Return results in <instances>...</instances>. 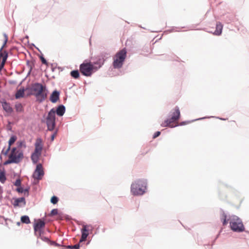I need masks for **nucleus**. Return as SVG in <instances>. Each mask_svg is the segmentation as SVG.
I'll list each match as a JSON object with an SVG mask.
<instances>
[{"mask_svg":"<svg viewBox=\"0 0 249 249\" xmlns=\"http://www.w3.org/2000/svg\"><path fill=\"white\" fill-rule=\"evenodd\" d=\"M30 89L34 90V96L39 103H42L47 97L48 90L45 85L36 82L32 84Z\"/></svg>","mask_w":249,"mask_h":249,"instance_id":"obj_1","label":"nucleus"},{"mask_svg":"<svg viewBox=\"0 0 249 249\" xmlns=\"http://www.w3.org/2000/svg\"><path fill=\"white\" fill-rule=\"evenodd\" d=\"M147 181L144 178L138 179L131 185V193L134 196L143 195L147 189Z\"/></svg>","mask_w":249,"mask_h":249,"instance_id":"obj_2","label":"nucleus"},{"mask_svg":"<svg viewBox=\"0 0 249 249\" xmlns=\"http://www.w3.org/2000/svg\"><path fill=\"white\" fill-rule=\"evenodd\" d=\"M110 57V54L107 52H102L99 55L92 58L91 63L94 68V71H96L104 64L105 62Z\"/></svg>","mask_w":249,"mask_h":249,"instance_id":"obj_3","label":"nucleus"},{"mask_svg":"<svg viewBox=\"0 0 249 249\" xmlns=\"http://www.w3.org/2000/svg\"><path fill=\"white\" fill-rule=\"evenodd\" d=\"M180 116V112L179 108L178 106H176L174 108L172 109L169 113L168 117H171V118L165 120L160 125L162 127H174L175 126L171 125L170 124L175 121H178L179 119ZM178 125H177V126Z\"/></svg>","mask_w":249,"mask_h":249,"instance_id":"obj_4","label":"nucleus"},{"mask_svg":"<svg viewBox=\"0 0 249 249\" xmlns=\"http://www.w3.org/2000/svg\"><path fill=\"white\" fill-rule=\"evenodd\" d=\"M127 55V51L125 48L118 51L114 57L112 63L114 69H119L122 67Z\"/></svg>","mask_w":249,"mask_h":249,"instance_id":"obj_5","label":"nucleus"},{"mask_svg":"<svg viewBox=\"0 0 249 249\" xmlns=\"http://www.w3.org/2000/svg\"><path fill=\"white\" fill-rule=\"evenodd\" d=\"M230 226L231 230L234 232H242L245 231V227L241 219L236 215L231 216Z\"/></svg>","mask_w":249,"mask_h":249,"instance_id":"obj_6","label":"nucleus"},{"mask_svg":"<svg viewBox=\"0 0 249 249\" xmlns=\"http://www.w3.org/2000/svg\"><path fill=\"white\" fill-rule=\"evenodd\" d=\"M79 70L82 74L87 77L91 76L95 72L94 68L91 63L89 62H88L86 60L80 65Z\"/></svg>","mask_w":249,"mask_h":249,"instance_id":"obj_7","label":"nucleus"},{"mask_svg":"<svg viewBox=\"0 0 249 249\" xmlns=\"http://www.w3.org/2000/svg\"><path fill=\"white\" fill-rule=\"evenodd\" d=\"M53 110H50L46 118V124L47 127V130L53 131L56 126V116L54 115Z\"/></svg>","mask_w":249,"mask_h":249,"instance_id":"obj_8","label":"nucleus"},{"mask_svg":"<svg viewBox=\"0 0 249 249\" xmlns=\"http://www.w3.org/2000/svg\"><path fill=\"white\" fill-rule=\"evenodd\" d=\"M44 175V171L42 165L41 163H38L36 166V168L32 175V177L35 179L40 180L42 179Z\"/></svg>","mask_w":249,"mask_h":249,"instance_id":"obj_9","label":"nucleus"},{"mask_svg":"<svg viewBox=\"0 0 249 249\" xmlns=\"http://www.w3.org/2000/svg\"><path fill=\"white\" fill-rule=\"evenodd\" d=\"M11 153L9 155H12L13 157H17V159L19 161H21L24 158L23 151L18 149V147H11Z\"/></svg>","mask_w":249,"mask_h":249,"instance_id":"obj_10","label":"nucleus"},{"mask_svg":"<svg viewBox=\"0 0 249 249\" xmlns=\"http://www.w3.org/2000/svg\"><path fill=\"white\" fill-rule=\"evenodd\" d=\"M11 202L15 208L24 206L26 205V200L24 197L19 198L13 197Z\"/></svg>","mask_w":249,"mask_h":249,"instance_id":"obj_11","label":"nucleus"},{"mask_svg":"<svg viewBox=\"0 0 249 249\" xmlns=\"http://www.w3.org/2000/svg\"><path fill=\"white\" fill-rule=\"evenodd\" d=\"M36 221V219H35V221ZM45 222L42 219H38L37 220L36 222H35L33 225L34 232L35 235H36V232L38 231V230H40L43 229L45 226Z\"/></svg>","mask_w":249,"mask_h":249,"instance_id":"obj_12","label":"nucleus"},{"mask_svg":"<svg viewBox=\"0 0 249 249\" xmlns=\"http://www.w3.org/2000/svg\"><path fill=\"white\" fill-rule=\"evenodd\" d=\"M51 110H53L54 111V115L56 114L57 116L61 117L64 115L66 111V107L64 105L61 104L57 106L55 108H52Z\"/></svg>","mask_w":249,"mask_h":249,"instance_id":"obj_13","label":"nucleus"},{"mask_svg":"<svg viewBox=\"0 0 249 249\" xmlns=\"http://www.w3.org/2000/svg\"><path fill=\"white\" fill-rule=\"evenodd\" d=\"M60 92L56 89L54 90L50 95L49 100L52 103H56L60 99Z\"/></svg>","mask_w":249,"mask_h":249,"instance_id":"obj_14","label":"nucleus"},{"mask_svg":"<svg viewBox=\"0 0 249 249\" xmlns=\"http://www.w3.org/2000/svg\"><path fill=\"white\" fill-rule=\"evenodd\" d=\"M93 227L91 225H83L81 230V234L88 237L89 235V231H91Z\"/></svg>","mask_w":249,"mask_h":249,"instance_id":"obj_15","label":"nucleus"},{"mask_svg":"<svg viewBox=\"0 0 249 249\" xmlns=\"http://www.w3.org/2000/svg\"><path fill=\"white\" fill-rule=\"evenodd\" d=\"M17 157H13L12 155L8 156V160H6L3 162L4 165H7L11 163L18 164L20 162V161L18 160Z\"/></svg>","mask_w":249,"mask_h":249,"instance_id":"obj_16","label":"nucleus"},{"mask_svg":"<svg viewBox=\"0 0 249 249\" xmlns=\"http://www.w3.org/2000/svg\"><path fill=\"white\" fill-rule=\"evenodd\" d=\"M1 104L2 108L5 112L10 113L13 111V109L11 107L10 104L7 103L6 101L2 102Z\"/></svg>","mask_w":249,"mask_h":249,"instance_id":"obj_17","label":"nucleus"},{"mask_svg":"<svg viewBox=\"0 0 249 249\" xmlns=\"http://www.w3.org/2000/svg\"><path fill=\"white\" fill-rule=\"evenodd\" d=\"M223 29V25L220 22H217L216 24V29L213 34L216 36H219L221 34Z\"/></svg>","mask_w":249,"mask_h":249,"instance_id":"obj_18","label":"nucleus"},{"mask_svg":"<svg viewBox=\"0 0 249 249\" xmlns=\"http://www.w3.org/2000/svg\"><path fill=\"white\" fill-rule=\"evenodd\" d=\"M26 89H29L28 88H25L22 87L18 89L16 93L15 94V98L16 99H19L20 98H22L24 97L25 95V91Z\"/></svg>","mask_w":249,"mask_h":249,"instance_id":"obj_19","label":"nucleus"},{"mask_svg":"<svg viewBox=\"0 0 249 249\" xmlns=\"http://www.w3.org/2000/svg\"><path fill=\"white\" fill-rule=\"evenodd\" d=\"M42 139L40 138H38L36 139V142L35 143V149H37L40 151L42 150L43 149V145L42 143Z\"/></svg>","mask_w":249,"mask_h":249,"instance_id":"obj_20","label":"nucleus"},{"mask_svg":"<svg viewBox=\"0 0 249 249\" xmlns=\"http://www.w3.org/2000/svg\"><path fill=\"white\" fill-rule=\"evenodd\" d=\"M220 211L221 213V220L222 221L223 225H226L228 224V219H227V215L222 209H221Z\"/></svg>","mask_w":249,"mask_h":249,"instance_id":"obj_21","label":"nucleus"},{"mask_svg":"<svg viewBox=\"0 0 249 249\" xmlns=\"http://www.w3.org/2000/svg\"><path fill=\"white\" fill-rule=\"evenodd\" d=\"M17 140V136H16L15 135H12L8 141V147H9L11 148L12 145L15 143V142Z\"/></svg>","mask_w":249,"mask_h":249,"instance_id":"obj_22","label":"nucleus"},{"mask_svg":"<svg viewBox=\"0 0 249 249\" xmlns=\"http://www.w3.org/2000/svg\"><path fill=\"white\" fill-rule=\"evenodd\" d=\"M70 75L74 79H78L80 76V73L78 70H75L71 71Z\"/></svg>","mask_w":249,"mask_h":249,"instance_id":"obj_23","label":"nucleus"},{"mask_svg":"<svg viewBox=\"0 0 249 249\" xmlns=\"http://www.w3.org/2000/svg\"><path fill=\"white\" fill-rule=\"evenodd\" d=\"M63 247L64 249H79L80 247V245L79 243L76 244L74 245H68V246H65L63 245Z\"/></svg>","mask_w":249,"mask_h":249,"instance_id":"obj_24","label":"nucleus"},{"mask_svg":"<svg viewBox=\"0 0 249 249\" xmlns=\"http://www.w3.org/2000/svg\"><path fill=\"white\" fill-rule=\"evenodd\" d=\"M20 220L22 223L25 224H29L31 222L29 217L26 215L22 216Z\"/></svg>","mask_w":249,"mask_h":249,"instance_id":"obj_25","label":"nucleus"},{"mask_svg":"<svg viewBox=\"0 0 249 249\" xmlns=\"http://www.w3.org/2000/svg\"><path fill=\"white\" fill-rule=\"evenodd\" d=\"M208 117H203V118H199V119H195V120H192V121H182L181 122L180 124H179V125H186L187 124H188L191 122H193L195 121H196V120H202V119H205V118H207Z\"/></svg>","mask_w":249,"mask_h":249,"instance_id":"obj_26","label":"nucleus"},{"mask_svg":"<svg viewBox=\"0 0 249 249\" xmlns=\"http://www.w3.org/2000/svg\"><path fill=\"white\" fill-rule=\"evenodd\" d=\"M17 145L18 149H20L21 147H24V148L26 147V145L24 141H18L17 142Z\"/></svg>","mask_w":249,"mask_h":249,"instance_id":"obj_27","label":"nucleus"},{"mask_svg":"<svg viewBox=\"0 0 249 249\" xmlns=\"http://www.w3.org/2000/svg\"><path fill=\"white\" fill-rule=\"evenodd\" d=\"M39 157L40 156H37V155H34L31 154V160H32V162H33V163L35 164L38 162V161L39 160Z\"/></svg>","mask_w":249,"mask_h":249,"instance_id":"obj_28","label":"nucleus"},{"mask_svg":"<svg viewBox=\"0 0 249 249\" xmlns=\"http://www.w3.org/2000/svg\"><path fill=\"white\" fill-rule=\"evenodd\" d=\"M15 108L17 112H21L23 110V107L21 103H18L15 105Z\"/></svg>","mask_w":249,"mask_h":249,"instance_id":"obj_29","label":"nucleus"},{"mask_svg":"<svg viewBox=\"0 0 249 249\" xmlns=\"http://www.w3.org/2000/svg\"><path fill=\"white\" fill-rule=\"evenodd\" d=\"M8 57V52L6 51H4L3 53H2V63H4V62L6 61L7 58Z\"/></svg>","mask_w":249,"mask_h":249,"instance_id":"obj_30","label":"nucleus"},{"mask_svg":"<svg viewBox=\"0 0 249 249\" xmlns=\"http://www.w3.org/2000/svg\"><path fill=\"white\" fill-rule=\"evenodd\" d=\"M39 57L42 64H43L47 66L49 65V63L47 62L46 59L44 58V57L42 54H41L40 55H39Z\"/></svg>","mask_w":249,"mask_h":249,"instance_id":"obj_31","label":"nucleus"},{"mask_svg":"<svg viewBox=\"0 0 249 249\" xmlns=\"http://www.w3.org/2000/svg\"><path fill=\"white\" fill-rule=\"evenodd\" d=\"M26 88H28V89H26V91H27L26 95L27 96H31L32 95H34V90H32V89H30L31 88V87L28 86Z\"/></svg>","mask_w":249,"mask_h":249,"instance_id":"obj_32","label":"nucleus"},{"mask_svg":"<svg viewBox=\"0 0 249 249\" xmlns=\"http://www.w3.org/2000/svg\"><path fill=\"white\" fill-rule=\"evenodd\" d=\"M53 131H53V133L51 136V142H53L54 141V138L58 132V128H56V129L55 128Z\"/></svg>","mask_w":249,"mask_h":249,"instance_id":"obj_33","label":"nucleus"},{"mask_svg":"<svg viewBox=\"0 0 249 249\" xmlns=\"http://www.w3.org/2000/svg\"><path fill=\"white\" fill-rule=\"evenodd\" d=\"M59 200V198L55 196H53L51 198V202L53 204H56Z\"/></svg>","mask_w":249,"mask_h":249,"instance_id":"obj_34","label":"nucleus"},{"mask_svg":"<svg viewBox=\"0 0 249 249\" xmlns=\"http://www.w3.org/2000/svg\"><path fill=\"white\" fill-rule=\"evenodd\" d=\"M58 214V210L57 209H53L49 214V216H53Z\"/></svg>","mask_w":249,"mask_h":249,"instance_id":"obj_35","label":"nucleus"},{"mask_svg":"<svg viewBox=\"0 0 249 249\" xmlns=\"http://www.w3.org/2000/svg\"><path fill=\"white\" fill-rule=\"evenodd\" d=\"M21 180L20 178H17L15 182H14V185L16 186H17V187L21 186Z\"/></svg>","mask_w":249,"mask_h":249,"instance_id":"obj_36","label":"nucleus"},{"mask_svg":"<svg viewBox=\"0 0 249 249\" xmlns=\"http://www.w3.org/2000/svg\"><path fill=\"white\" fill-rule=\"evenodd\" d=\"M41 151H40L37 149H35L34 152L32 153V155H37L40 156L41 155Z\"/></svg>","mask_w":249,"mask_h":249,"instance_id":"obj_37","label":"nucleus"},{"mask_svg":"<svg viewBox=\"0 0 249 249\" xmlns=\"http://www.w3.org/2000/svg\"><path fill=\"white\" fill-rule=\"evenodd\" d=\"M37 232H38V235H37V234L36 235L37 236V238H39V237L43 236L42 235L44 233V231L43 230V229L38 230Z\"/></svg>","mask_w":249,"mask_h":249,"instance_id":"obj_38","label":"nucleus"},{"mask_svg":"<svg viewBox=\"0 0 249 249\" xmlns=\"http://www.w3.org/2000/svg\"><path fill=\"white\" fill-rule=\"evenodd\" d=\"M39 238H40L42 241H43L45 242H47L48 243L49 242H50V240L48 237L44 236H42L41 237H39Z\"/></svg>","mask_w":249,"mask_h":249,"instance_id":"obj_39","label":"nucleus"},{"mask_svg":"<svg viewBox=\"0 0 249 249\" xmlns=\"http://www.w3.org/2000/svg\"><path fill=\"white\" fill-rule=\"evenodd\" d=\"M16 191L18 192V193H23V188L21 186H20L16 189Z\"/></svg>","mask_w":249,"mask_h":249,"instance_id":"obj_40","label":"nucleus"},{"mask_svg":"<svg viewBox=\"0 0 249 249\" xmlns=\"http://www.w3.org/2000/svg\"><path fill=\"white\" fill-rule=\"evenodd\" d=\"M26 64L30 68V71H29L28 72V75H29L31 71L33 69V66L30 65V63L29 60H27V61Z\"/></svg>","mask_w":249,"mask_h":249,"instance_id":"obj_41","label":"nucleus"},{"mask_svg":"<svg viewBox=\"0 0 249 249\" xmlns=\"http://www.w3.org/2000/svg\"><path fill=\"white\" fill-rule=\"evenodd\" d=\"M161 134V132L159 131L156 132L153 136V138L155 139L159 137Z\"/></svg>","mask_w":249,"mask_h":249,"instance_id":"obj_42","label":"nucleus"},{"mask_svg":"<svg viewBox=\"0 0 249 249\" xmlns=\"http://www.w3.org/2000/svg\"><path fill=\"white\" fill-rule=\"evenodd\" d=\"M87 237H88L87 236H85V235H81V238L80 239L79 243L80 244V243L86 241V240L87 239Z\"/></svg>","mask_w":249,"mask_h":249,"instance_id":"obj_43","label":"nucleus"},{"mask_svg":"<svg viewBox=\"0 0 249 249\" xmlns=\"http://www.w3.org/2000/svg\"><path fill=\"white\" fill-rule=\"evenodd\" d=\"M29 187L26 188L25 189H23V193H24L25 195H27V196H28L29 195Z\"/></svg>","mask_w":249,"mask_h":249,"instance_id":"obj_44","label":"nucleus"},{"mask_svg":"<svg viewBox=\"0 0 249 249\" xmlns=\"http://www.w3.org/2000/svg\"><path fill=\"white\" fill-rule=\"evenodd\" d=\"M10 150H11V148L9 147H8L7 149L5 151H4V152L3 153V155L4 156H7L8 155L9 152L10 151Z\"/></svg>","mask_w":249,"mask_h":249,"instance_id":"obj_45","label":"nucleus"},{"mask_svg":"<svg viewBox=\"0 0 249 249\" xmlns=\"http://www.w3.org/2000/svg\"><path fill=\"white\" fill-rule=\"evenodd\" d=\"M10 124H11V123L10 122H9L7 126V129L8 131H12V126H11Z\"/></svg>","mask_w":249,"mask_h":249,"instance_id":"obj_46","label":"nucleus"},{"mask_svg":"<svg viewBox=\"0 0 249 249\" xmlns=\"http://www.w3.org/2000/svg\"><path fill=\"white\" fill-rule=\"evenodd\" d=\"M175 28H176V29H178V27H175H175H174V28H173L172 29L169 30L168 31H169V32H174V31H178V30H175Z\"/></svg>","mask_w":249,"mask_h":249,"instance_id":"obj_47","label":"nucleus"},{"mask_svg":"<svg viewBox=\"0 0 249 249\" xmlns=\"http://www.w3.org/2000/svg\"><path fill=\"white\" fill-rule=\"evenodd\" d=\"M56 67H53V64H51V69H52V71H54L55 69H56Z\"/></svg>","mask_w":249,"mask_h":249,"instance_id":"obj_48","label":"nucleus"},{"mask_svg":"<svg viewBox=\"0 0 249 249\" xmlns=\"http://www.w3.org/2000/svg\"><path fill=\"white\" fill-rule=\"evenodd\" d=\"M48 243L50 244L51 245L55 246V243H56V242L54 241H52L50 240V242H49Z\"/></svg>","mask_w":249,"mask_h":249,"instance_id":"obj_49","label":"nucleus"},{"mask_svg":"<svg viewBox=\"0 0 249 249\" xmlns=\"http://www.w3.org/2000/svg\"><path fill=\"white\" fill-rule=\"evenodd\" d=\"M10 83L14 84L16 83V81H10Z\"/></svg>","mask_w":249,"mask_h":249,"instance_id":"obj_50","label":"nucleus"},{"mask_svg":"<svg viewBox=\"0 0 249 249\" xmlns=\"http://www.w3.org/2000/svg\"><path fill=\"white\" fill-rule=\"evenodd\" d=\"M55 246L59 247V246H60L61 245L59 244L56 243H55Z\"/></svg>","mask_w":249,"mask_h":249,"instance_id":"obj_51","label":"nucleus"},{"mask_svg":"<svg viewBox=\"0 0 249 249\" xmlns=\"http://www.w3.org/2000/svg\"><path fill=\"white\" fill-rule=\"evenodd\" d=\"M219 234H220V233H219L216 235V237H215V239H217L218 238Z\"/></svg>","mask_w":249,"mask_h":249,"instance_id":"obj_52","label":"nucleus"},{"mask_svg":"<svg viewBox=\"0 0 249 249\" xmlns=\"http://www.w3.org/2000/svg\"><path fill=\"white\" fill-rule=\"evenodd\" d=\"M217 118H218L220 120H226V119H224V118H219V117H217Z\"/></svg>","mask_w":249,"mask_h":249,"instance_id":"obj_53","label":"nucleus"},{"mask_svg":"<svg viewBox=\"0 0 249 249\" xmlns=\"http://www.w3.org/2000/svg\"><path fill=\"white\" fill-rule=\"evenodd\" d=\"M4 152V148L2 149V150L1 151V154H3Z\"/></svg>","mask_w":249,"mask_h":249,"instance_id":"obj_54","label":"nucleus"},{"mask_svg":"<svg viewBox=\"0 0 249 249\" xmlns=\"http://www.w3.org/2000/svg\"><path fill=\"white\" fill-rule=\"evenodd\" d=\"M216 240V239H215V238L213 240V243H212V245H213V244H214V242H215V240Z\"/></svg>","mask_w":249,"mask_h":249,"instance_id":"obj_55","label":"nucleus"},{"mask_svg":"<svg viewBox=\"0 0 249 249\" xmlns=\"http://www.w3.org/2000/svg\"><path fill=\"white\" fill-rule=\"evenodd\" d=\"M25 38H26V39H28V38H29V36H27H27H25Z\"/></svg>","mask_w":249,"mask_h":249,"instance_id":"obj_56","label":"nucleus"},{"mask_svg":"<svg viewBox=\"0 0 249 249\" xmlns=\"http://www.w3.org/2000/svg\"><path fill=\"white\" fill-rule=\"evenodd\" d=\"M36 49H37L39 52H40L41 53L40 50L38 48H37L36 47Z\"/></svg>","mask_w":249,"mask_h":249,"instance_id":"obj_57","label":"nucleus"},{"mask_svg":"<svg viewBox=\"0 0 249 249\" xmlns=\"http://www.w3.org/2000/svg\"><path fill=\"white\" fill-rule=\"evenodd\" d=\"M20 222H17V224L18 225H20Z\"/></svg>","mask_w":249,"mask_h":249,"instance_id":"obj_58","label":"nucleus"},{"mask_svg":"<svg viewBox=\"0 0 249 249\" xmlns=\"http://www.w3.org/2000/svg\"><path fill=\"white\" fill-rule=\"evenodd\" d=\"M89 243V241L88 242L87 245H88Z\"/></svg>","mask_w":249,"mask_h":249,"instance_id":"obj_59","label":"nucleus"},{"mask_svg":"<svg viewBox=\"0 0 249 249\" xmlns=\"http://www.w3.org/2000/svg\"><path fill=\"white\" fill-rule=\"evenodd\" d=\"M0 159L1 160V159H2V157H1V155L0 156Z\"/></svg>","mask_w":249,"mask_h":249,"instance_id":"obj_60","label":"nucleus"},{"mask_svg":"<svg viewBox=\"0 0 249 249\" xmlns=\"http://www.w3.org/2000/svg\"><path fill=\"white\" fill-rule=\"evenodd\" d=\"M32 45H33L34 46L36 47L35 45H34V44H32Z\"/></svg>","mask_w":249,"mask_h":249,"instance_id":"obj_61","label":"nucleus"}]
</instances>
